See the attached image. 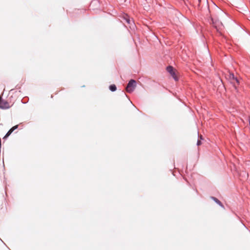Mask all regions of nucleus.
<instances>
[{"instance_id":"11","label":"nucleus","mask_w":250,"mask_h":250,"mask_svg":"<svg viewBox=\"0 0 250 250\" xmlns=\"http://www.w3.org/2000/svg\"><path fill=\"white\" fill-rule=\"evenodd\" d=\"M201 144V142L200 140H198L197 143V146H200Z\"/></svg>"},{"instance_id":"5","label":"nucleus","mask_w":250,"mask_h":250,"mask_svg":"<svg viewBox=\"0 0 250 250\" xmlns=\"http://www.w3.org/2000/svg\"><path fill=\"white\" fill-rule=\"evenodd\" d=\"M229 79L231 81V82L234 84V85L235 84V83H236L238 84L239 83V80L237 79L236 77H235L234 75L233 74H230L229 75Z\"/></svg>"},{"instance_id":"13","label":"nucleus","mask_w":250,"mask_h":250,"mask_svg":"<svg viewBox=\"0 0 250 250\" xmlns=\"http://www.w3.org/2000/svg\"><path fill=\"white\" fill-rule=\"evenodd\" d=\"M249 124H250V121H249Z\"/></svg>"},{"instance_id":"12","label":"nucleus","mask_w":250,"mask_h":250,"mask_svg":"<svg viewBox=\"0 0 250 250\" xmlns=\"http://www.w3.org/2000/svg\"><path fill=\"white\" fill-rule=\"evenodd\" d=\"M200 139L201 140H203V137H202V136H200Z\"/></svg>"},{"instance_id":"8","label":"nucleus","mask_w":250,"mask_h":250,"mask_svg":"<svg viewBox=\"0 0 250 250\" xmlns=\"http://www.w3.org/2000/svg\"><path fill=\"white\" fill-rule=\"evenodd\" d=\"M12 132H13L11 130L9 129V130L7 132V133L6 134L5 136L4 137L3 139H5V138H7L10 135V134Z\"/></svg>"},{"instance_id":"6","label":"nucleus","mask_w":250,"mask_h":250,"mask_svg":"<svg viewBox=\"0 0 250 250\" xmlns=\"http://www.w3.org/2000/svg\"><path fill=\"white\" fill-rule=\"evenodd\" d=\"M212 198L213 199V200L217 204H218L219 205H220L221 207H222V208H224V206L222 205V204L221 203V202L218 199H217L215 197H212Z\"/></svg>"},{"instance_id":"1","label":"nucleus","mask_w":250,"mask_h":250,"mask_svg":"<svg viewBox=\"0 0 250 250\" xmlns=\"http://www.w3.org/2000/svg\"><path fill=\"white\" fill-rule=\"evenodd\" d=\"M136 86V81L134 80L131 79L129 81V82L125 88V90H126V92H127L128 93H131L134 91Z\"/></svg>"},{"instance_id":"4","label":"nucleus","mask_w":250,"mask_h":250,"mask_svg":"<svg viewBox=\"0 0 250 250\" xmlns=\"http://www.w3.org/2000/svg\"><path fill=\"white\" fill-rule=\"evenodd\" d=\"M124 20L127 23L129 24L130 28L131 29H134L135 25L134 24V21L132 20H130L127 15L124 18Z\"/></svg>"},{"instance_id":"9","label":"nucleus","mask_w":250,"mask_h":250,"mask_svg":"<svg viewBox=\"0 0 250 250\" xmlns=\"http://www.w3.org/2000/svg\"><path fill=\"white\" fill-rule=\"evenodd\" d=\"M18 127V125H16L13 126L10 129L12 131V132H13L15 129H17Z\"/></svg>"},{"instance_id":"3","label":"nucleus","mask_w":250,"mask_h":250,"mask_svg":"<svg viewBox=\"0 0 250 250\" xmlns=\"http://www.w3.org/2000/svg\"><path fill=\"white\" fill-rule=\"evenodd\" d=\"M167 72H168L170 74L171 76L173 77V78L176 81L178 80V78L176 76L175 72L172 66H167Z\"/></svg>"},{"instance_id":"2","label":"nucleus","mask_w":250,"mask_h":250,"mask_svg":"<svg viewBox=\"0 0 250 250\" xmlns=\"http://www.w3.org/2000/svg\"><path fill=\"white\" fill-rule=\"evenodd\" d=\"M10 107V104L2 99V98L0 97V108L1 109H7Z\"/></svg>"},{"instance_id":"10","label":"nucleus","mask_w":250,"mask_h":250,"mask_svg":"<svg viewBox=\"0 0 250 250\" xmlns=\"http://www.w3.org/2000/svg\"><path fill=\"white\" fill-rule=\"evenodd\" d=\"M211 22H210V23L213 25V26H214L215 28H216V23L214 22V20L212 18H211Z\"/></svg>"},{"instance_id":"7","label":"nucleus","mask_w":250,"mask_h":250,"mask_svg":"<svg viewBox=\"0 0 250 250\" xmlns=\"http://www.w3.org/2000/svg\"><path fill=\"white\" fill-rule=\"evenodd\" d=\"M109 89L112 91H115L117 89L116 86L115 84H111L109 86Z\"/></svg>"}]
</instances>
